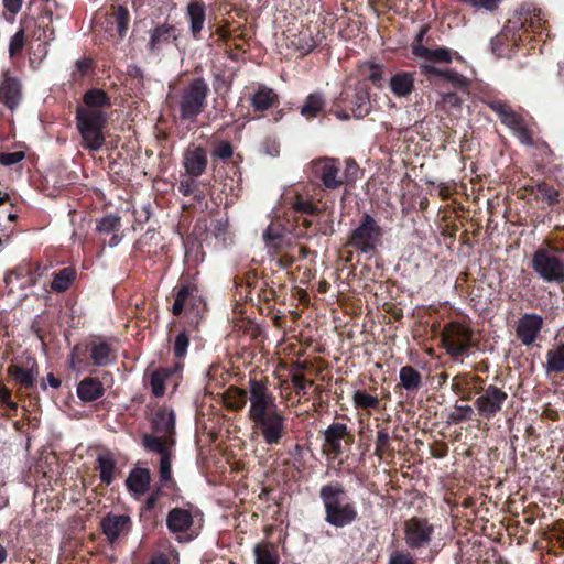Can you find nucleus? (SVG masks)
Instances as JSON below:
<instances>
[{"label":"nucleus","instance_id":"393cba45","mask_svg":"<svg viewBox=\"0 0 564 564\" xmlns=\"http://www.w3.org/2000/svg\"><path fill=\"white\" fill-rule=\"evenodd\" d=\"M153 424L156 433L171 437L175 430V414L173 410H159L155 413Z\"/></svg>","mask_w":564,"mask_h":564},{"label":"nucleus","instance_id":"e2e57ef3","mask_svg":"<svg viewBox=\"0 0 564 564\" xmlns=\"http://www.w3.org/2000/svg\"><path fill=\"white\" fill-rule=\"evenodd\" d=\"M282 235L279 230L274 229L273 226H269L263 232V239L269 243L271 242L274 247L278 246Z\"/></svg>","mask_w":564,"mask_h":564},{"label":"nucleus","instance_id":"37998d69","mask_svg":"<svg viewBox=\"0 0 564 564\" xmlns=\"http://www.w3.org/2000/svg\"><path fill=\"white\" fill-rule=\"evenodd\" d=\"M360 72L375 85H380L382 79V66L375 62H366L360 65Z\"/></svg>","mask_w":564,"mask_h":564},{"label":"nucleus","instance_id":"79ce46f5","mask_svg":"<svg viewBox=\"0 0 564 564\" xmlns=\"http://www.w3.org/2000/svg\"><path fill=\"white\" fill-rule=\"evenodd\" d=\"M351 111L352 116L357 119H361L369 113L370 100L366 93H358L356 95Z\"/></svg>","mask_w":564,"mask_h":564},{"label":"nucleus","instance_id":"a19ab883","mask_svg":"<svg viewBox=\"0 0 564 564\" xmlns=\"http://www.w3.org/2000/svg\"><path fill=\"white\" fill-rule=\"evenodd\" d=\"M352 402L356 409L369 410L379 406V399L365 391L357 390L352 394Z\"/></svg>","mask_w":564,"mask_h":564},{"label":"nucleus","instance_id":"2f4dec72","mask_svg":"<svg viewBox=\"0 0 564 564\" xmlns=\"http://www.w3.org/2000/svg\"><path fill=\"white\" fill-rule=\"evenodd\" d=\"M82 135V144L91 151H98L104 147L105 135L102 129H78Z\"/></svg>","mask_w":564,"mask_h":564},{"label":"nucleus","instance_id":"a211bd4d","mask_svg":"<svg viewBox=\"0 0 564 564\" xmlns=\"http://www.w3.org/2000/svg\"><path fill=\"white\" fill-rule=\"evenodd\" d=\"M420 70L427 78H431L432 76H438V77L445 78L455 87H458L462 89L468 88L467 78L464 77L463 75H460L459 73H457L456 70H453V69L442 70L431 64H422L420 66Z\"/></svg>","mask_w":564,"mask_h":564},{"label":"nucleus","instance_id":"5701e85b","mask_svg":"<svg viewBox=\"0 0 564 564\" xmlns=\"http://www.w3.org/2000/svg\"><path fill=\"white\" fill-rule=\"evenodd\" d=\"M150 479V471L148 469L135 468L129 474L126 484L130 491L141 496L148 490Z\"/></svg>","mask_w":564,"mask_h":564},{"label":"nucleus","instance_id":"49530a36","mask_svg":"<svg viewBox=\"0 0 564 564\" xmlns=\"http://www.w3.org/2000/svg\"><path fill=\"white\" fill-rule=\"evenodd\" d=\"M535 196L536 198L553 205L557 202L558 192L546 184H539Z\"/></svg>","mask_w":564,"mask_h":564},{"label":"nucleus","instance_id":"9b49d317","mask_svg":"<svg viewBox=\"0 0 564 564\" xmlns=\"http://www.w3.org/2000/svg\"><path fill=\"white\" fill-rule=\"evenodd\" d=\"M543 324L542 316L534 313L524 314L517 322V337L523 345L529 346L538 338Z\"/></svg>","mask_w":564,"mask_h":564},{"label":"nucleus","instance_id":"bb28decb","mask_svg":"<svg viewBox=\"0 0 564 564\" xmlns=\"http://www.w3.org/2000/svg\"><path fill=\"white\" fill-rule=\"evenodd\" d=\"M180 369V365L174 367H163L151 373L150 386L155 397H162L165 393V380Z\"/></svg>","mask_w":564,"mask_h":564},{"label":"nucleus","instance_id":"473e14b6","mask_svg":"<svg viewBox=\"0 0 564 564\" xmlns=\"http://www.w3.org/2000/svg\"><path fill=\"white\" fill-rule=\"evenodd\" d=\"M400 384L408 391H417L422 386L420 372L411 366H404L399 373Z\"/></svg>","mask_w":564,"mask_h":564},{"label":"nucleus","instance_id":"20e7f679","mask_svg":"<svg viewBox=\"0 0 564 564\" xmlns=\"http://www.w3.org/2000/svg\"><path fill=\"white\" fill-rule=\"evenodd\" d=\"M473 330L460 323H449L442 332V343L453 358L465 355L471 347Z\"/></svg>","mask_w":564,"mask_h":564},{"label":"nucleus","instance_id":"de8ad7c7","mask_svg":"<svg viewBox=\"0 0 564 564\" xmlns=\"http://www.w3.org/2000/svg\"><path fill=\"white\" fill-rule=\"evenodd\" d=\"M120 228V218L115 215H108L100 219L97 230L104 234L115 232Z\"/></svg>","mask_w":564,"mask_h":564},{"label":"nucleus","instance_id":"bf43d9fd","mask_svg":"<svg viewBox=\"0 0 564 564\" xmlns=\"http://www.w3.org/2000/svg\"><path fill=\"white\" fill-rule=\"evenodd\" d=\"M232 147L229 142H220L213 151V156L221 160L229 159L232 155Z\"/></svg>","mask_w":564,"mask_h":564},{"label":"nucleus","instance_id":"0eeeda50","mask_svg":"<svg viewBox=\"0 0 564 564\" xmlns=\"http://www.w3.org/2000/svg\"><path fill=\"white\" fill-rule=\"evenodd\" d=\"M532 264L543 280L557 283L564 281V264L554 253L538 250L533 256Z\"/></svg>","mask_w":564,"mask_h":564},{"label":"nucleus","instance_id":"4d7b16f0","mask_svg":"<svg viewBox=\"0 0 564 564\" xmlns=\"http://www.w3.org/2000/svg\"><path fill=\"white\" fill-rule=\"evenodd\" d=\"M24 46V32L23 30L18 31L10 40L9 52L11 56H14L22 51Z\"/></svg>","mask_w":564,"mask_h":564},{"label":"nucleus","instance_id":"c9c22d12","mask_svg":"<svg viewBox=\"0 0 564 564\" xmlns=\"http://www.w3.org/2000/svg\"><path fill=\"white\" fill-rule=\"evenodd\" d=\"M564 370V344L557 345L546 352V371L561 372Z\"/></svg>","mask_w":564,"mask_h":564},{"label":"nucleus","instance_id":"c756f323","mask_svg":"<svg viewBox=\"0 0 564 564\" xmlns=\"http://www.w3.org/2000/svg\"><path fill=\"white\" fill-rule=\"evenodd\" d=\"M100 480L110 485L115 479L116 462L110 453H101L97 457Z\"/></svg>","mask_w":564,"mask_h":564},{"label":"nucleus","instance_id":"052dcab7","mask_svg":"<svg viewBox=\"0 0 564 564\" xmlns=\"http://www.w3.org/2000/svg\"><path fill=\"white\" fill-rule=\"evenodd\" d=\"M24 159V153L21 151L10 152V153H0V163L2 165L9 166L19 163Z\"/></svg>","mask_w":564,"mask_h":564},{"label":"nucleus","instance_id":"4468645a","mask_svg":"<svg viewBox=\"0 0 564 564\" xmlns=\"http://www.w3.org/2000/svg\"><path fill=\"white\" fill-rule=\"evenodd\" d=\"M188 26L194 40L200 39L206 21V6L200 0H191L186 6Z\"/></svg>","mask_w":564,"mask_h":564},{"label":"nucleus","instance_id":"dca6fc26","mask_svg":"<svg viewBox=\"0 0 564 564\" xmlns=\"http://www.w3.org/2000/svg\"><path fill=\"white\" fill-rule=\"evenodd\" d=\"M21 99L20 82L4 73L0 82V100L11 110H13Z\"/></svg>","mask_w":564,"mask_h":564},{"label":"nucleus","instance_id":"ea45409f","mask_svg":"<svg viewBox=\"0 0 564 564\" xmlns=\"http://www.w3.org/2000/svg\"><path fill=\"white\" fill-rule=\"evenodd\" d=\"M196 292V289L189 285H184L180 288L175 295V301L172 306V313L174 315H180L184 312L188 301L193 297L194 293Z\"/></svg>","mask_w":564,"mask_h":564},{"label":"nucleus","instance_id":"f03ea898","mask_svg":"<svg viewBox=\"0 0 564 564\" xmlns=\"http://www.w3.org/2000/svg\"><path fill=\"white\" fill-rule=\"evenodd\" d=\"M319 496L325 508V521L330 525L344 528L357 520L356 506L346 497L343 485L338 482L325 485L321 488Z\"/></svg>","mask_w":564,"mask_h":564},{"label":"nucleus","instance_id":"8fccbe9b","mask_svg":"<svg viewBox=\"0 0 564 564\" xmlns=\"http://www.w3.org/2000/svg\"><path fill=\"white\" fill-rule=\"evenodd\" d=\"M462 100L454 93H447L441 95V100L437 102V106L444 110L458 109L460 108Z\"/></svg>","mask_w":564,"mask_h":564},{"label":"nucleus","instance_id":"4c0bfd02","mask_svg":"<svg viewBox=\"0 0 564 564\" xmlns=\"http://www.w3.org/2000/svg\"><path fill=\"white\" fill-rule=\"evenodd\" d=\"M75 279V271L70 268L59 270L54 274L51 282V290L54 292L66 291Z\"/></svg>","mask_w":564,"mask_h":564},{"label":"nucleus","instance_id":"c03bdc74","mask_svg":"<svg viewBox=\"0 0 564 564\" xmlns=\"http://www.w3.org/2000/svg\"><path fill=\"white\" fill-rule=\"evenodd\" d=\"M26 276H29L26 282L33 284L34 279L31 276V269L29 265H21L15 271L8 273L4 278V282L12 291L14 281L23 280Z\"/></svg>","mask_w":564,"mask_h":564},{"label":"nucleus","instance_id":"412c9836","mask_svg":"<svg viewBox=\"0 0 564 564\" xmlns=\"http://www.w3.org/2000/svg\"><path fill=\"white\" fill-rule=\"evenodd\" d=\"M166 522L170 531L173 533H182L192 527L193 517L189 511L175 508L169 512Z\"/></svg>","mask_w":564,"mask_h":564},{"label":"nucleus","instance_id":"6e6d98bb","mask_svg":"<svg viewBox=\"0 0 564 564\" xmlns=\"http://www.w3.org/2000/svg\"><path fill=\"white\" fill-rule=\"evenodd\" d=\"M93 62L88 57H83L78 59L75 64V70L73 72V78L79 79L83 78L87 72L91 68Z\"/></svg>","mask_w":564,"mask_h":564},{"label":"nucleus","instance_id":"9d476101","mask_svg":"<svg viewBox=\"0 0 564 564\" xmlns=\"http://www.w3.org/2000/svg\"><path fill=\"white\" fill-rule=\"evenodd\" d=\"M314 173L321 178L326 188H337L345 180L339 175V161L335 159H321L314 162Z\"/></svg>","mask_w":564,"mask_h":564},{"label":"nucleus","instance_id":"72a5a7b5","mask_svg":"<svg viewBox=\"0 0 564 564\" xmlns=\"http://www.w3.org/2000/svg\"><path fill=\"white\" fill-rule=\"evenodd\" d=\"M325 99L322 94H310L301 108V115L306 119L315 118L324 108Z\"/></svg>","mask_w":564,"mask_h":564},{"label":"nucleus","instance_id":"09e8293b","mask_svg":"<svg viewBox=\"0 0 564 564\" xmlns=\"http://www.w3.org/2000/svg\"><path fill=\"white\" fill-rule=\"evenodd\" d=\"M389 448H390L389 433L386 430H379L377 433V438H376L375 454L379 458H382V456L388 452Z\"/></svg>","mask_w":564,"mask_h":564},{"label":"nucleus","instance_id":"c85d7f7f","mask_svg":"<svg viewBox=\"0 0 564 564\" xmlns=\"http://www.w3.org/2000/svg\"><path fill=\"white\" fill-rule=\"evenodd\" d=\"M491 109L499 116L501 122L511 130L519 128L523 123L521 116L505 104L494 102Z\"/></svg>","mask_w":564,"mask_h":564},{"label":"nucleus","instance_id":"13d9d810","mask_svg":"<svg viewBox=\"0 0 564 564\" xmlns=\"http://www.w3.org/2000/svg\"><path fill=\"white\" fill-rule=\"evenodd\" d=\"M160 478L162 481H170L172 478L171 454L160 458Z\"/></svg>","mask_w":564,"mask_h":564},{"label":"nucleus","instance_id":"4be33fe9","mask_svg":"<svg viewBox=\"0 0 564 564\" xmlns=\"http://www.w3.org/2000/svg\"><path fill=\"white\" fill-rule=\"evenodd\" d=\"M104 394L102 383L96 378H85L77 387V395L85 402L97 400Z\"/></svg>","mask_w":564,"mask_h":564},{"label":"nucleus","instance_id":"864d4df0","mask_svg":"<svg viewBox=\"0 0 564 564\" xmlns=\"http://www.w3.org/2000/svg\"><path fill=\"white\" fill-rule=\"evenodd\" d=\"M388 564H416V561L406 551H394L391 553Z\"/></svg>","mask_w":564,"mask_h":564},{"label":"nucleus","instance_id":"7c9ffc66","mask_svg":"<svg viewBox=\"0 0 564 564\" xmlns=\"http://www.w3.org/2000/svg\"><path fill=\"white\" fill-rule=\"evenodd\" d=\"M143 444L144 446L155 452L160 455V457H163V455H170L171 454V447L173 445V440L169 436H153V435H145L143 437Z\"/></svg>","mask_w":564,"mask_h":564},{"label":"nucleus","instance_id":"338daca9","mask_svg":"<svg viewBox=\"0 0 564 564\" xmlns=\"http://www.w3.org/2000/svg\"><path fill=\"white\" fill-rule=\"evenodd\" d=\"M193 188H194L193 181H191L188 178L181 180L180 185H178V192L183 196H189L193 193Z\"/></svg>","mask_w":564,"mask_h":564},{"label":"nucleus","instance_id":"69168bd1","mask_svg":"<svg viewBox=\"0 0 564 564\" xmlns=\"http://www.w3.org/2000/svg\"><path fill=\"white\" fill-rule=\"evenodd\" d=\"M23 4V0H3V7L12 14H17Z\"/></svg>","mask_w":564,"mask_h":564},{"label":"nucleus","instance_id":"f704fd0d","mask_svg":"<svg viewBox=\"0 0 564 564\" xmlns=\"http://www.w3.org/2000/svg\"><path fill=\"white\" fill-rule=\"evenodd\" d=\"M93 364L98 367L110 365L115 360L110 347L105 343L96 344L90 349Z\"/></svg>","mask_w":564,"mask_h":564},{"label":"nucleus","instance_id":"3c124183","mask_svg":"<svg viewBox=\"0 0 564 564\" xmlns=\"http://www.w3.org/2000/svg\"><path fill=\"white\" fill-rule=\"evenodd\" d=\"M462 2L477 9H484L487 11H494L498 8L502 0H460Z\"/></svg>","mask_w":564,"mask_h":564},{"label":"nucleus","instance_id":"cd10ccee","mask_svg":"<svg viewBox=\"0 0 564 564\" xmlns=\"http://www.w3.org/2000/svg\"><path fill=\"white\" fill-rule=\"evenodd\" d=\"M414 77L411 73H399L390 80V89L398 97H405L413 90Z\"/></svg>","mask_w":564,"mask_h":564},{"label":"nucleus","instance_id":"f3484780","mask_svg":"<svg viewBox=\"0 0 564 564\" xmlns=\"http://www.w3.org/2000/svg\"><path fill=\"white\" fill-rule=\"evenodd\" d=\"M76 119L78 129H104L106 123L105 113L95 108H77Z\"/></svg>","mask_w":564,"mask_h":564},{"label":"nucleus","instance_id":"f257e3e1","mask_svg":"<svg viewBox=\"0 0 564 564\" xmlns=\"http://www.w3.org/2000/svg\"><path fill=\"white\" fill-rule=\"evenodd\" d=\"M248 417L268 445L279 444L285 434V416L268 386L257 379L249 380Z\"/></svg>","mask_w":564,"mask_h":564},{"label":"nucleus","instance_id":"b1692460","mask_svg":"<svg viewBox=\"0 0 564 564\" xmlns=\"http://www.w3.org/2000/svg\"><path fill=\"white\" fill-rule=\"evenodd\" d=\"M28 365L26 368L20 365H12L8 371L21 386L32 387L37 376V366L34 360H29Z\"/></svg>","mask_w":564,"mask_h":564},{"label":"nucleus","instance_id":"39448f33","mask_svg":"<svg viewBox=\"0 0 564 564\" xmlns=\"http://www.w3.org/2000/svg\"><path fill=\"white\" fill-rule=\"evenodd\" d=\"M382 238V229L375 218L365 214L360 225L351 232L349 243L357 250L369 253L372 252L380 243Z\"/></svg>","mask_w":564,"mask_h":564},{"label":"nucleus","instance_id":"603ef678","mask_svg":"<svg viewBox=\"0 0 564 564\" xmlns=\"http://www.w3.org/2000/svg\"><path fill=\"white\" fill-rule=\"evenodd\" d=\"M189 345V338L185 332L181 333L174 343V355L177 358H182L186 355Z\"/></svg>","mask_w":564,"mask_h":564},{"label":"nucleus","instance_id":"a18cd8bd","mask_svg":"<svg viewBox=\"0 0 564 564\" xmlns=\"http://www.w3.org/2000/svg\"><path fill=\"white\" fill-rule=\"evenodd\" d=\"M291 206L299 214L314 215L318 212V207L312 200L303 199L301 196H295Z\"/></svg>","mask_w":564,"mask_h":564},{"label":"nucleus","instance_id":"e433bc0d","mask_svg":"<svg viewBox=\"0 0 564 564\" xmlns=\"http://www.w3.org/2000/svg\"><path fill=\"white\" fill-rule=\"evenodd\" d=\"M253 554L256 564H279V555L269 544H257Z\"/></svg>","mask_w":564,"mask_h":564},{"label":"nucleus","instance_id":"680f3d73","mask_svg":"<svg viewBox=\"0 0 564 564\" xmlns=\"http://www.w3.org/2000/svg\"><path fill=\"white\" fill-rule=\"evenodd\" d=\"M291 382L293 387L295 388V391L297 394H305L306 393V387L312 386L313 381H307L302 375H293Z\"/></svg>","mask_w":564,"mask_h":564},{"label":"nucleus","instance_id":"774afa93","mask_svg":"<svg viewBox=\"0 0 564 564\" xmlns=\"http://www.w3.org/2000/svg\"><path fill=\"white\" fill-rule=\"evenodd\" d=\"M113 19L116 23L129 21V11L124 7H119L113 13Z\"/></svg>","mask_w":564,"mask_h":564},{"label":"nucleus","instance_id":"0e129e2a","mask_svg":"<svg viewBox=\"0 0 564 564\" xmlns=\"http://www.w3.org/2000/svg\"><path fill=\"white\" fill-rule=\"evenodd\" d=\"M512 131L516 133V135L521 141V143H523V144L532 143L531 134L523 123L521 126H519V128H516Z\"/></svg>","mask_w":564,"mask_h":564},{"label":"nucleus","instance_id":"ddd939ff","mask_svg":"<svg viewBox=\"0 0 564 564\" xmlns=\"http://www.w3.org/2000/svg\"><path fill=\"white\" fill-rule=\"evenodd\" d=\"M101 528L107 540L115 543L130 531L131 519L126 514L110 513L101 520Z\"/></svg>","mask_w":564,"mask_h":564},{"label":"nucleus","instance_id":"a878e982","mask_svg":"<svg viewBox=\"0 0 564 564\" xmlns=\"http://www.w3.org/2000/svg\"><path fill=\"white\" fill-rule=\"evenodd\" d=\"M247 401H249V390L232 386L224 393V403L229 410L240 411L246 406Z\"/></svg>","mask_w":564,"mask_h":564},{"label":"nucleus","instance_id":"7ed1b4c3","mask_svg":"<svg viewBox=\"0 0 564 564\" xmlns=\"http://www.w3.org/2000/svg\"><path fill=\"white\" fill-rule=\"evenodd\" d=\"M209 86L202 77L193 79L180 98V116L184 120L195 121L206 106Z\"/></svg>","mask_w":564,"mask_h":564},{"label":"nucleus","instance_id":"1a4fd4ad","mask_svg":"<svg viewBox=\"0 0 564 564\" xmlns=\"http://www.w3.org/2000/svg\"><path fill=\"white\" fill-rule=\"evenodd\" d=\"M208 163L206 150L196 144H189L183 153V167L191 178L199 177Z\"/></svg>","mask_w":564,"mask_h":564},{"label":"nucleus","instance_id":"58836bf2","mask_svg":"<svg viewBox=\"0 0 564 564\" xmlns=\"http://www.w3.org/2000/svg\"><path fill=\"white\" fill-rule=\"evenodd\" d=\"M84 104L82 108H95L110 106V99L101 89H90L84 95Z\"/></svg>","mask_w":564,"mask_h":564},{"label":"nucleus","instance_id":"2eb2a0df","mask_svg":"<svg viewBox=\"0 0 564 564\" xmlns=\"http://www.w3.org/2000/svg\"><path fill=\"white\" fill-rule=\"evenodd\" d=\"M423 35L424 30H422L416 36L415 43L412 46L413 54L419 58H424L431 62L449 64L452 62L451 51L445 47L429 48L422 46L421 41Z\"/></svg>","mask_w":564,"mask_h":564},{"label":"nucleus","instance_id":"6e6552de","mask_svg":"<svg viewBox=\"0 0 564 564\" xmlns=\"http://www.w3.org/2000/svg\"><path fill=\"white\" fill-rule=\"evenodd\" d=\"M434 534V527L427 519L412 517L404 523V540L410 549L429 545Z\"/></svg>","mask_w":564,"mask_h":564},{"label":"nucleus","instance_id":"5fc2aeb1","mask_svg":"<svg viewBox=\"0 0 564 564\" xmlns=\"http://www.w3.org/2000/svg\"><path fill=\"white\" fill-rule=\"evenodd\" d=\"M473 413L474 410L470 405H456L455 411L451 414V417L454 422H462L470 420Z\"/></svg>","mask_w":564,"mask_h":564},{"label":"nucleus","instance_id":"aec40b11","mask_svg":"<svg viewBox=\"0 0 564 564\" xmlns=\"http://www.w3.org/2000/svg\"><path fill=\"white\" fill-rule=\"evenodd\" d=\"M176 39V29L173 25L161 24L152 30L148 45L151 51H156Z\"/></svg>","mask_w":564,"mask_h":564},{"label":"nucleus","instance_id":"6ab92c4d","mask_svg":"<svg viewBox=\"0 0 564 564\" xmlns=\"http://www.w3.org/2000/svg\"><path fill=\"white\" fill-rule=\"evenodd\" d=\"M279 95L270 87L259 86L250 98V105L254 111L263 112L278 105Z\"/></svg>","mask_w":564,"mask_h":564},{"label":"nucleus","instance_id":"f8f14e48","mask_svg":"<svg viewBox=\"0 0 564 564\" xmlns=\"http://www.w3.org/2000/svg\"><path fill=\"white\" fill-rule=\"evenodd\" d=\"M348 436L349 432L346 424L334 423L329 425L324 431V453L338 457L344 452L343 443Z\"/></svg>","mask_w":564,"mask_h":564},{"label":"nucleus","instance_id":"423d86ee","mask_svg":"<svg viewBox=\"0 0 564 564\" xmlns=\"http://www.w3.org/2000/svg\"><path fill=\"white\" fill-rule=\"evenodd\" d=\"M508 400L509 395L503 389L490 384L479 393L475 408L480 417L490 420L503 409Z\"/></svg>","mask_w":564,"mask_h":564}]
</instances>
